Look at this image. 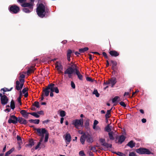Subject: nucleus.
<instances>
[{
    "instance_id": "obj_1",
    "label": "nucleus",
    "mask_w": 156,
    "mask_h": 156,
    "mask_svg": "<svg viewBox=\"0 0 156 156\" xmlns=\"http://www.w3.org/2000/svg\"><path fill=\"white\" fill-rule=\"evenodd\" d=\"M36 12L38 16L41 18L48 17L50 13L49 8L45 6L42 3L39 4L36 9Z\"/></svg>"
},
{
    "instance_id": "obj_2",
    "label": "nucleus",
    "mask_w": 156,
    "mask_h": 156,
    "mask_svg": "<svg viewBox=\"0 0 156 156\" xmlns=\"http://www.w3.org/2000/svg\"><path fill=\"white\" fill-rule=\"evenodd\" d=\"M18 122L21 124L26 125L27 123V121L24 119L22 117H16L14 115H10V118L8 120V122L9 123H13L16 124Z\"/></svg>"
},
{
    "instance_id": "obj_3",
    "label": "nucleus",
    "mask_w": 156,
    "mask_h": 156,
    "mask_svg": "<svg viewBox=\"0 0 156 156\" xmlns=\"http://www.w3.org/2000/svg\"><path fill=\"white\" fill-rule=\"evenodd\" d=\"M19 75L20 76L19 77V81L17 80L16 82L15 89L17 90H20L22 89L25 82V75L21 73H20Z\"/></svg>"
},
{
    "instance_id": "obj_4",
    "label": "nucleus",
    "mask_w": 156,
    "mask_h": 156,
    "mask_svg": "<svg viewBox=\"0 0 156 156\" xmlns=\"http://www.w3.org/2000/svg\"><path fill=\"white\" fill-rule=\"evenodd\" d=\"M36 129L37 131L36 133L39 136H41V137L39 142H40L41 144L44 137V134L46 133L47 130L45 128H38Z\"/></svg>"
},
{
    "instance_id": "obj_5",
    "label": "nucleus",
    "mask_w": 156,
    "mask_h": 156,
    "mask_svg": "<svg viewBox=\"0 0 156 156\" xmlns=\"http://www.w3.org/2000/svg\"><path fill=\"white\" fill-rule=\"evenodd\" d=\"M9 11L12 13L16 14L20 11V8L19 6L16 5H10L9 7Z\"/></svg>"
},
{
    "instance_id": "obj_6",
    "label": "nucleus",
    "mask_w": 156,
    "mask_h": 156,
    "mask_svg": "<svg viewBox=\"0 0 156 156\" xmlns=\"http://www.w3.org/2000/svg\"><path fill=\"white\" fill-rule=\"evenodd\" d=\"M136 152L140 154H152L148 149L143 147L136 149Z\"/></svg>"
},
{
    "instance_id": "obj_7",
    "label": "nucleus",
    "mask_w": 156,
    "mask_h": 156,
    "mask_svg": "<svg viewBox=\"0 0 156 156\" xmlns=\"http://www.w3.org/2000/svg\"><path fill=\"white\" fill-rule=\"evenodd\" d=\"M76 68H73L72 67H69L64 71V73L65 74H68L69 78H72V74L75 72Z\"/></svg>"
},
{
    "instance_id": "obj_8",
    "label": "nucleus",
    "mask_w": 156,
    "mask_h": 156,
    "mask_svg": "<svg viewBox=\"0 0 156 156\" xmlns=\"http://www.w3.org/2000/svg\"><path fill=\"white\" fill-rule=\"evenodd\" d=\"M30 2L27 3L25 2L24 3L21 5L22 7H23L28 8H29L33 9V6L34 5V0H30Z\"/></svg>"
},
{
    "instance_id": "obj_9",
    "label": "nucleus",
    "mask_w": 156,
    "mask_h": 156,
    "mask_svg": "<svg viewBox=\"0 0 156 156\" xmlns=\"http://www.w3.org/2000/svg\"><path fill=\"white\" fill-rule=\"evenodd\" d=\"M83 123V119H76L75 121L73 123V124L74 125L75 127L77 129H79L80 126H82Z\"/></svg>"
},
{
    "instance_id": "obj_10",
    "label": "nucleus",
    "mask_w": 156,
    "mask_h": 156,
    "mask_svg": "<svg viewBox=\"0 0 156 156\" xmlns=\"http://www.w3.org/2000/svg\"><path fill=\"white\" fill-rule=\"evenodd\" d=\"M0 100L1 104L3 105L6 104L9 101L8 97L5 95H2V94L0 93Z\"/></svg>"
},
{
    "instance_id": "obj_11",
    "label": "nucleus",
    "mask_w": 156,
    "mask_h": 156,
    "mask_svg": "<svg viewBox=\"0 0 156 156\" xmlns=\"http://www.w3.org/2000/svg\"><path fill=\"white\" fill-rule=\"evenodd\" d=\"M99 141L101 143V145L105 147L106 148L108 149L109 148H112V145L106 142L105 139L101 138L100 139Z\"/></svg>"
},
{
    "instance_id": "obj_12",
    "label": "nucleus",
    "mask_w": 156,
    "mask_h": 156,
    "mask_svg": "<svg viewBox=\"0 0 156 156\" xmlns=\"http://www.w3.org/2000/svg\"><path fill=\"white\" fill-rule=\"evenodd\" d=\"M30 112H27V111L25 110H22L20 111V113L22 116L26 119H27L29 114H30Z\"/></svg>"
},
{
    "instance_id": "obj_13",
    "label": "nucleus",
    "mask_w": 156,
    "mask_h": 156,
    "mask_svg": "<svg viewBox=\"0 0 156 156\" xmlns=\"http://www.w3.org/2000/svg\"><path fill=\"white\" fill-rule=\"evenodd\" d=\"M86 141L88 143H92L93 142V138L90 134H86Z\"/></svg>"
},
{
    "instance_id": "obj_14",
    "label": "nucleus",
    "mask_w": 156,
    "mask_h": 156,
    "mask_svg": "<svg viewBox=\"0 0 156 156\" xmlns=\"http://www.w3.org/2000/svg\"><path fill=\"white\" fill-rule=\"evenodd\" d=\"M75 72L78 79L80 80H83V76L80 73L79 70L77 69L76 68Z\"/></svg>"
},
{
    "instance_id": "obj_15",
    "label": "nucleus",
    "mask_w": 156,
    "mask_h": 156,
    "mask_svg": "<svg viewBox=\"0 0 156 156\" xmlns=\"http://www.w3.org/2000/svg\"><path fill=\"white\" fill-rule=\"evenodd\" d=\"M110 55L112 57H117L119 55V53L115 50L110 51L109 52Z\"/></svg>"
},
{
    "instance_id": "obj_16",
    "label": "nucleus",
    "mask_w": 156,
    "mask_h": 156,
    "mask_svg": "<svg viewBox=\"0 0 156 156\" xmlns=\"http://www.w3.org/2000/svg\"><path fill=\"white\" fill-rule=\"evenodd\" d=\"M109 84H111L112 85L111 87H113L116 83V78L115 77H112L109 80Z\"/></svg>"
},
{
    "instance_id": "obj_17",
    "label": "nucleus",
    "mask_w": 156,
    "mask_h": 156,
    "mask_svg": "<svg viewBox=\"0 0 156 156\" xmlns=\"http://www.w3.org/2000/svg\"><path fill=\"white\" fill-rule=\"evenodd\" d=\"M81 134H83L81 136L80 139V141L82 144H84L86 137V133H83L82 132L81 133Z\"/></svg>"
},
{
    "instance_id": "obj_18",
    "label": "nucleus",
    "mask_w": 156,
    "mask_h": 156,
    "mask_svg": "<svg viewBox=\"0 0 156 156\" xmlns=\"http://www.w3.org/2000/svg\"><path fill=\"white\" fill-rule=\"evenodd\" d=\"M34 145V143L33 139H31L30 140L28 144L26 145V147L31 148Z\"/></svg>"
},
{
    "instance_id": "obj_19",
    "label": "nucleus",
    "mask_w": 156,
    "mask_h": 156,
    "mask_svg": "<svg viewBox=\"0 0 156 156\" xmlns=\"http://www.w3.org/2000/svg\"><path fill=\"white\" fill-rule=\"evenodd\" d=\"M111 62L112 64V69L113 70L115 71V70L117 69L116 66L117 65V63L116 61H114L113 60H111Z\"/></svg>"
},
{
    "instance_id": "obj_20",
    "label": "nucleus",
    "mask_w": 156,
    "mask_h": 156,
    "mask_svg": "<svg viewBox=\"0 0 156 156\" xmlns=\"http://www.w3.org/2000/svg\"><path fill=\"white\" fill-rule=\"evenodd\" d=\"M72 53V51L70 49H68L67 51V59L69 62H70V57L71 56V55Z\"/></svg>"
},
{
    "instance_id": "obj_21",
    "label": "nucleus",
    "mask_w": 156,
    "mask_h": 156,
    "mask_svg": "<svg viewBox=\"0 0 156 156\" xmlns=\"http://www.w3.org/2000/svg\"><path fill=\"white\" fill-rule=\"evenodd\" d=\"M55 84H54L51 83L49 84L48 86V88L49 90H51V92H54V86Z\"/></svg>"
},
{
    "instance_id": "obj_22",
    "label": "nucleus",
    "mask_w": 156,
    "mask_h": 156,
    "mask_svg": "<svg viewBox=\"0 0 156 156\" xmlns=\"http://www.w3.org/2000/svg\"><path fill=\"white\" fill-rule=\"evenodd\" d=\"M126 137L123 135H121L120 136L119 138L118 142L120 143V144H121L125 140Z\"/></svg>"
},
{
    "instance_id": "obj_23",
    "label": "nucleus",
    "mask_w": 156,
    "mask_h": 156,
    "mask_svg": "<svg viewBox=\"0 0 156 156\" xmlns=\"http://www.w3.org/2000/svg\"><path fill=\"white\" fill-rule=\"evenodd\" d=\"M55 68L57 69V70L60 69H63V67L62 66L60 63H59L58 62H56L55 64Z\"/></svg>"
},
{
    "instance_id": "obj_24",
    "label": "nucleus",
    "mask_w": 156,
    "mask_h": 156,
    "mask_svg": "<svg viewBox=\"0 0 156 156\" xmlns=\"http://www.w3.org/2000/svg\"><path fill=\"white\" fill-rule=\"evenodd\" d=\"M33 9L29 8H28L24 7L22 10L23 11L26 13H29L33 11Z\"/></svg>"
},
{
    "instance_id": "obj_25",
    "label": "nucleus",
    "mask_w": 156,
    "mask_h": 156,
    "mask_svg": "<svg viewBox=\"0 0 156 156\" xmlns=\"http://www.w3.org/2000/svg\"><path fill=\"white\" fill-rule=\"evenodd\" d=\"M29 121L31 123L38 124L40 122V120L38 119H31L29 120Z\"/></svg>"
},
{
    "instance_id": "obj_26",
    "label": "nucleus",
    "mask_w": 156,
    "mask_h": 156,
    "mask_svg": "<svg viewBox=\"0 0 156 156\" xmlns=\"http://www.w3.org/2000/svg\"><path fill=\"white\" fill-rule=\"evenodd\" d=\"M43 91L44 93L45 96H48L49 95L50 91L48 88V86L43 90Z\"/></svg>"
},
{
    "instance_id": "obj_27",
    "label": "nucleus",
    "mask_w": 156,
    "mask_h": 156,
    "mask_svg": "<svg viewBox=\"0 0 156 156\" xmlns=\"http://www.w3.org/2000/svg\"><path fill=\"white\" fill-rule=\"evenodd\" d=\"M135 143H133V140H131L127 144V145L129 147L131 148H132L135 146Z\"/></svg>"
},
{
    "instance_id": "obj_28",
    "label": "nucleus",
    "mask_w": 156,
    "mask_h": 156,
    "mask_svg": "<svg viewBox=\"0 0 156 156\" xmlns=\"http://www.w3.org/2000/svg\"><path fill=\"white\" fill-rule=\"evenodd\" d=\"M71 137L70 134L67 133L65 136V140L67 141L70 142L71 141Z\"/></svg>"
},
{
    "instance_id": "obj_29",
    "label": "nucleus",
    "mask_w": 156,
    "mask_h": 156,
    "mask_svg": "<svg viewBox=\"0 0 156 156\" xmlns=\"http://www.w3.org/2000/svg\"><path fill=\"white\" fill-rule=\"evenodd\" d=\"M88 49L89 48L88 47H85L80 49L79 51L80 53H83L87 51Z\"/></svg>"
},
{
    "instance_id": "obj_30",
    "label": "nucleus",
    "mask_w": 156,
    "mask_h": 156,
    "mask_svg": "<svg viewBox=\"0 0 156 156\" xmlns=\"http://www.w3.org/2000/svg\"><path fill=\"white\" fill-rule=\"evenodd\" d=\"M89 119H86L84 123V126L86 129H88L89 128Z\"/></svg>"
},
{
    "instance_id": "obj_31",
    "label": "nucleus",
    "mask_w": 156,
    "mask_h": 156,
    "mask_svg": "<svg viewBox=\"0 0 156 156\" xmlns=\"http://www.w3.org/2000/svg\"><path fill=\"white\" fill-rule=\"evenodd\" d=\"M113 132L112 131L108 133V134L109 139L111 140H113L114 139V138L113 136Z\"/></svg>"
},
{
    "instance_id": "obj_32",
    "label": "nucleus",
    "mask_w": 156,
    "mask_h": 156,
    "mask_svg": "<svg viewBox=\"0 0 156 156\" xmlns=\"http://www.w3.org/2000/svg\"><path fill=\"white\" fill-rule=\"evenodd\" d=\"M111 116V115L110 112V111H107L105 115V119L107 120Z\"/></svg>"
},
{
    "instance_id": "obj_33",
    "label": "nucleus",
    "mask_w": 156,
    "mask_h": 156,
    "mask_svg": "<svg viewBox=\"0 0 156 156\" xmlns=\"http://www.w3.org/2000/svg\"><path fill=\"white\" fill-rule=\"evenodd\" d=\"M112 126H109L108 125L105 128V131L108 132H110L112 130Z\"/></svg>"
},
{
    "instance_id": "obj_34",
    "label": "nucleus",
    "mask_w": 156,
    "mask_h": 156,
    "mask_svg": "<svg viewBox=\"0 0 156 156\" xmlns=\"http://www.w3.org/2000/svg\"><path fill=\"white\" fill-rule=\"evenodd\" d=\"M31 67L32 68V69L30 68L28 70L27 73V75H29V74H30L31 73H33L34 72V70L35 69H33V66H32Z\"/></svg>"
},
{
    "instance_id": "obj_35",
    "label": "nucleus",
    "mask_w": 156,
    "mask_h": 156,
    "mask_svg": "<svg viewBox=\"0 0 156 156\" xmlns=\"http://www.w3.org/2000/svg\"><path fill=\"white\" fill-rule=\"evenodd\" d=\"M10 107L12 109H14L15 108V104L14 101L12 100L11 101Z\"/></svg>"
},
{
    "instance_id": "obj_36",
    "label": "nucleus",
    "mask_w": 156,
    "mask_h": 156,
    "mask_svg": "<svg viewBox=\"0 0 156 156\" xmlns=\"http://www.w3.org/2000/svg\"><path fill=\"white\" fill-rule=\"evenodd\" d=\"M38 113L36 112H30V115L34 116L36 118H38L40 117V115H38Z\"/></svg>"
},
{
    "instance_id": "obj_37",
    "label": "nucleus",
    "mask_w": 156,
    "mask_h": 156,
    "mask_svg": "<svg viewBox=\"0 0 156 156\" xmlns=\"http://www.w3.org/2000/svg\"><path fill=\"white\" fill-rule=\"evenodd\" d=\"M60 115L62 117H64L66 115V113L64 111L61 110L60 112Z\"/></svg>"
},
{
    "instance_id": "obj_38",
    "label": "nucleus",
    "mask_w": 156,
    "mask_h": 156,
    "mask_svg": "<svg viewBox=\"0 0 156 156\" xmlns=\"http://www.w3.org/2000/svg\"><path fill=\"white\" fill-rule=\"evenodd\" d=\"M13 89V87H12L11 88L9 89L8 88H3L1 89V90H3L4 92H5L6 91H11L12 89Z\"/></svg>"
},
{
    "instance_id": "obj_39",
    "label": "nucleus",
    "mask_w": 156,
    "mask_h": 156,
    "mask_svg": "<svg viewBox=\"0 0 156 156\" xmlns=\"http://www.w3.org/2000/svg\"><path fill=\"white\" fill-rule=\"evenodd\" d=\"M45 135L44 140V142H47L48 141L49 134L47 131L46 132V133H45Z\"/></svg>"
},
{
    "instance_id": "obj_40",
    "label": "nucleus",
    "mask_w": 156,
    "mask_h": 156,
    "mask_svg": "<svg viewBox=\"0 0 156 156\" xmlns=\"http://www.w3.org/2000/svg\"><path fill=\"white\" fill-rule=\"evenodd\" d=\"M93 94H95L97 97H99L100 94L98 93V90H94L93 91Z\"/></svg>"
},
{
    "instance_id": "obj_41",
    "label": "nucleus",
    "mask_w": 156,
    "mask_h": 156,
    "mask_svg": "<svg viewBox=\"0 0 156 156\" xmlns=\"http://www.w3.org/2000/svg\"><path fill=\"white\" fill-rule=\"evenodd\" d=\"M33 105L35 106L37 108H39L40 105H39V103L38 101H35L34 104H33Z\"/></svg>"
},
{
    "instance_id": "obj_42",
    "label": "nucleus",
    "mask_w": 156,
    "mask_h": 156,
    "mask_svg": "<svg viewBox=\"0 0 156 156\" xmlns=\"http://www.w3.org/2000/svg\"><path fill=\"white\" fill-rule=\"evenodd\" d=\"M119 98V96H115L112 99V102L113 103L115 102Z\"/></svg>"
},
{
    "instance_id": "obj_43",
    "label": "nucleus",
    "mask_w": 156,
    "mask_h": 156,
    "mask_svg": "<svg viewBox=\"0 0 156 156\" xmlns=\"http://www.w3.org/2000/svg\"><path fill=\"white\" fill-rule=\"evenodd\" d=\"M17 1L21 5L26 2H27V0H18Z\"/></svg>"
},
{
    "instance_id": "obj_44",
    "label": "nucleus",
    "mask_w": 156,
    "mask_h": 156,
    "mask_svg": "<svg viewBox=\"0 0 156 156\" xmlns=\"http://www.w3.org/2000/svg\"><path fill=\"white\" fill-rule=\"evenodd\" d=\"M74 64V62H72L70 64H69V65H71V67H72V68H76V65Z\"/></svg>"
},
{
    "instance_id": "obj_45",
    "label": "nucleus",
    "mask_w": 156,
    "mask_h": 156,
    "mask_svg": "<svg viewBox=\"0 0 156 156\" xmlns=\"http://www.w3.org/2000/svg\"><path fill=\"white\" fill-rule=\"evenodd\" d=\"M79 155L80 156H85L86 155L84 153L83 151H81L79 152Z\"/></svg>"
},
{
    "instance_id": "obj_46",
    "label": "nucleus",
    "mask_w": 156,
    "mask_h": 156,
    "mask_svg": "<svg viewBox=\"0 0 156 156\" xmlns=\"http://www.w3.org/2000/svg\"><path fill=\"white\" fill-rule=\"evenodd\" d=\"M86 80L87 81L91 82H92L94 81V80L91 78L89 77H87L86 78Z\"/></svg>"
},
{
    "instance_id": "obj_47",
    "label": "nucleus",
    "mask_w": 156,
    "mask_h": 156,
    "mask_svg": "<svg viewBox=\"0 0 156 156\" xmlns=\"http://www.w3.org/2000/svg\"><path fill=\"white\" fill-rule=\"evenodd\" d=\"M14 150V148H12L10 150L6 152L7 154H11Z\"/></svg>"
},
{
    "instance_id": "obj_48",
    "label": "nucleus",
    "mask_w": 156,
    "mask_h": 156,
    "mask_svg": "<svg viewBox=\"0 0 156 156\" xmlns=\"http://www.w3.org/2000/svg\"><path fill=\"white\" fill-rule=\"evenodd\" d=\"M120 105L123 107H126V105L125 103L123 101H121L119 102Z\"/></svg>"
},
{
    "instance_id": "obj_49",
    "label": "nucleus",
    "mask_w": 156,
    "mask_h": 156,
    "mask_svg": "<svg viewBox=\"0 0 156 156\" xmlns=\"http://www.w3.org/2000/svg\"><path fill=\"white\" fill-rule=\"evenodd\" d=\"M129 156H136V154L134 152H132L129 153Z\"/></svg>"
},
{
    "instance_id": "obj_50",
    "label": "nucleus",
    "mask_w": 156,
    "mask_h": 156,
    "mask_svg": "<svg viewBox=\"0 0 156 156\" xmlns=\"http://www.w3.org/2000/svg\"><path fill=\"white\" fill-rule=\"evenodd\" d=\"M54 92L57 94H58L59 93V90L57 87H55Z\"/></svg>"
},
{
    "instance_id": "obj_51",
    "label": "nucleus",
    "mask_w": 156,
    "mask_h": 156,
    "mask_svg": "<svg viewBox=\"0 0 156 156\" xmlns=\"http://www.w3.org/2000/svg\"><path fill=\"white\" fill-rule=\"evenodd\" d=\"M71 86L73 89L75 88V85L73 81L71 82Z\"/></svg>"
},
{
    "instance_id": "obj_52",
    "label": "nucleus",
    "mask_w": 156,
    "mask_h": 156,
    "mask_svg": "<svg viewBox=\"0 0 156 156\" xmlns=\"http://www.w3.org/2000/svg\"><path fill=\"white\" fill-rule=\"evenodd\" d=\"M28 90V89H27L25 88H24L23 89L22 92L23 94H24L26 93V92Z\"/></svg>"
},
{
    "instance_id": "obj_53",
    "label": "nucleus",
    "mask_w": 156,
    "mask_h": 156,
    "mask_svg": "<svg viewBox=\"0 0 156 156\" xmlns=\"http://www.w3.org/2000/svg\"><path fill=\"white\" fill-rule=\"evenodd\" d=\"M90 150L94 152H96L97 151V150H96V147L95 146L94 147H92Z\"/></svg>"
},
{
    "instance_id": "obj_54",
    "label": "nucleus",
    "mask_w": 156,
    "mask_h": 156,
    "mask_svg": "<svg viewBox=\"0 0 156 156\" xmlns=\"http://www.w3.org/2000/svg\"><path fill=\"white\" fill-rule=\"evenodd\" d=\"M21 99V98H20V97H19L17 98L18 101L19 102V103L20 104V105H22Z\"/></svg>"
},
{
    "instance_id": "obj_55",
    "label": "nucleus",
    "mask_w": 156,
    "mask_h": 156,
    "mask_svg": "<svg viewBox=\"0 0 156 156\" xmlns=\"http://www.w3.org/2000/svg\"><path fill=\"white\" fill-rule=\"evenodd\" d=\"M17 140L18 141H22V139L21 137H20L19 136L17 135Z\"/></svg>"
},
{
    "instance_id": "obj_56",
    "label": "nucleus",
    "mask_w": 156,
    "mask_h": 156,
    "mask_svg": "<svg viewBox=\"0 0 156 156\" xmlns=\"http://www.w3.org/2000/svg\"><path fill=\"white\" fill-rule=\"evenodd\" d=\"M41 144L40 143V142H38L37 145L35 147V149H36V150L39 147Z\"/></svg>"
},
{
    "instance_id": "obj_57",
    "label": "nucleus",
    "mask_w": 156,
    "mask_h": 156,
    "mask_svg": "<svg viewBox=\"0 0 156 156\" xmlns=\"http://www.w3.org/2000/svg\"><path fill=\"white\" fill-rule=\"evenodd\" d=\"M98 121L97 120H94V123L93 125L96 126V125L97 124H98Z\"/></svg>"
},
{
    "instance_id": "obj_58",
    "label": "nucleus",
    "mask_w": 156,
    "mask_h": 156,
    "mask_svg": "<svg viewBox=\"0 0 156 156\" xmlns=\"http://www.w3.org/2000/svg\"><path fill=\"white\" fill-rule=\"evenodd\" d=\"M109 84V80L106 81V82H105L103 83V85L105 86L106 85Z\"/></svg>"
},
{
    "instance_id": "obj_59",
    "label": "nucleus",
    "mask_w": 156,
    "mask_h": 156,
    "mask_svg": "<svg viewBox=\"0 0 156 156\" xmlns=\"http://www.w3.org/2000/svg\"><path fill=\"white\" fill-rule=\"evenodd\" d=\"M113 153H114L119 156L120 155L121 152H113Z\"/></svg>"
},
{
    "instance_id": "obj_60",
    "label": "nucleus",
    "mask_w": 156,
    "mask_h": 156,
    "mask_svg": "<svg viewBox=\"0 0 156 156\" xmlns=\"http://www.w3.org/2000/svg\"><path fill=\"white\" fill-rule=\"evenodd\" d=\"M141 121L143 123H145L146 122L147 120H146V119H144V118H143V119H142Z\"/></svg>"
},
{
    "instance_id": "obj_61",
    "label": "nucleus",
    "mask_w": 156,
    "mask_h": 156,
    "mask_svg": "<svg viewBox=\"0 0 156 156\" xmlns=\"http://www.w3.org/2000/svg\"><path fill=\"white\" fill-rule=\"evenodd\" d=\"M95 130H96L100 131L101 129V128L99 126H97Z\"/></svg>"
},
{
    "instance_id": "obj_62",
    "label": "nucleus",
    "mask_w": 156,
    "mask_h": 156,
    "mask_svg": "<svg viewBox=\"0 0 156 156\" xmlns=\"http://www.w3.org/2000/svg\"><path fill=\"white\" fill-rule=\"evenodd\" d=\"M38 114L39 115H41L43 114V112L42 111H41L37 112Z\"/></svg>"
},
{
    "instance_id": "obj_63",
    "label": "nucleus",
    "mask_w": 156,
    "mask_h": 156,
    "mask_svg": "<svg viewBox=\"0 0 156 156\" xmlns=\"http://www.w3.org/2000/svg\"><path fill=\"white\" fill-rule=\"evenodd\" d=\"M18 144L19 146H21V145L23 144V143L22 141H18Z\"/></svg>"
},
{
    "instance_id": "obj_64",
    "label": "nucleus",
    "mask_w": 156,
    "mask_h": 156,
    "mask_svg": "<svg viewBox=\"0 0 156 156\" xmlns=\"http://www.w3.org/2000/svg\"><path fill=\"white\" fill-rule=\"evenodd\" d=\"M50 121L49 120V119H48V120H45L43 122V123H48V122H49Z\"/></svg>"
}]
</instances>
